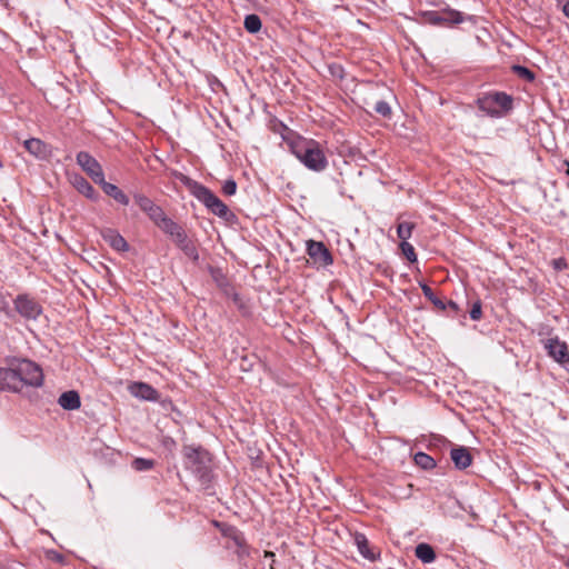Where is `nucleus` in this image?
Masks as SVG:
<instances>
[{"mask_svg": "<svg viewBox=\"0 0 569 569\" xmlns=\"http://www.w3.org/2000/svg\"><path fill=\"white\" fill-rule=\"evenodd\" d=\"M563 164L567 167L566 173L569 176V160H565Z\"/></svg>", "mask_w": 569, "mask_h": 569, "instance_id": "c03bdc74", "label": "nucleus"}, {"mask_svg": "<svg viewBox=\"0 0 569 569\" xmlns=\"http://www.w3.org/2000/svg\"><path fill=\"white\" fill-rule=\"evenodd\" d=\"M375 111L381 114L385 118H389L391 116V108L386 101H378L375 107Z\"/></svg>", "mask_w": 569, "mask_h": 569, "instance_id": "f704fd0d", "label": "nucleus"}, {"mask_svg": "<svg viewBox=\"0 0 569 569\" xmlns=\"http://www.w3.org/2000/svg\"><path fill=\"white\" fill-rule=\"evenodd\" d=\"M77 163L93 180L94 183L103 182V170L101 164L86 151L77 154Z\"/></svg>", "mask_w": 569, "mask_h": 569, "instance_id": "6e6552de", "label": "nucleus"}, {"mask_svg": "<svg viewBox=\"0 0 569 569\" xmlns=\"http://www.w3.org/2000/svg\"><path fill=\"white\" fill-rule=\"evenodd\" d=\"M134 200L139 208L146 213H148L156 206L151 199L143 194H137Z\"/></svg>", "mask_w": 569, "mask_h": 569, "instance_id": "2f4dec72", "label": "nucleus"}, {"mask_svg": "<svg viewBox=\"0 0 569 569\" xmlns=\"http://www.w3.org/2000/svg\"><path fill=\"white\" fill-rule=\"evenodd\" d=\"M98 184L102 188V190L106 194L113 198L119 203L124 204V206H127L129 203L128 196L116 184L107 182L104 179H103V182H99Z\"/></svg>", "mask_w": 569, "mask_h": 569, "instance_id": "aec40b11", "label": "nucleus"}, {"mask_svg": "<svg viewBox=\"0 0 569 569\" xmlns=\"http://www.w3.org/2000/svg\"><path fill=\"white\" fill-rule=\"evenodd\" d=\"M562 12L569 19V1L563 4Z\"/></svg>", "mask_w": 569, "mask_h": 569, "instance_id": "79ce46f5", "label": "nucleus"}, {"mask_svg": "<svg viewBox=\"0 0 569 569\" xmlns=\"http://www.w3.org/2000/svg\"><path fill=\"white\" fill-rule=\"evenodd\" d=\"M134 200L139 208L146 213H148L156 206L151 199L143 194H137Z\"/></svg>", "mask_w": 569, "mask_h": 569, "instance_id": "473e14b6", "label": "nucleus"}, {"mask_svg": "<svg viewBox=\"0 0 569 569\" xmlns=\"http://www.w3.org/2000/svg\"><path fill=\"white\" fill-rule=\"evenodd\" d=\"M416 557L423 563H430L436 559V552L433 548L428 543H419L415 550Z\"/></svg>", "mask_w": 569, "mask_h": 569, "instance_id": "4be33fe9", "label": "nucleus"}, {"mask_svg": "<svg viewBox=\"0 0 569 569\" xmlns=\"http://www.w3.org/2000/svg\"><path fill=\"white\" fill-rule=\"evenodd\" d=\"M423 22L432 26L451 27L463 22L465 18L460 11L446 8L439 11H426L422 13Z\"/></svg>", "mask_w": 569, "mask_h": 569, "instance_id": "39448f33", "label": "nucleus"}, {"mask_svg": "<svg viewBox=\"0 0 569 569\" xmlns=\"http://www.w3.org/2000/svg\"><path fill=\"white\" fill-rule=\"evenodd\" d=\"M512 71L519 78H521V79H523V80H526L528 82H531V81L535 80V73L530 69H528V68H526L523 66L515 64V66H512Z\"/></svg>", "mask_w": 569, "mask_h": 569, "instance_id": "c756f323", "label": "nucleus"}, {"mask_svg": "<svg viewBox=\"0 0 569 569\" xmlns=\"http://www.w3.org/2000/svg\"><path fill=\"white\" fill-rule=\"evenodd\" d=\"M132 467L137 471H147L154 467V461L144 458H136L132 461Z\"/></svg>", "mask_w": 569, "mask_h": 569, "instance_id": "7c9ffc66", "label": "nucleus"}, {"mask_svg": "<svg viewBox=\"0 0 569 569\" xmlns=\"http://www.w3.org/2000/svg\"><path fill=\"white\" fill-rule=\"evenodd\" d=\"M212 525L227 539L226 548L233 549L239 562L247 566L246 559L250 556V547L248 546L243 533L238 528L226 522L214 520L212 521Z\"/></svg>", "mask_w": 569, "mask_h": 569, "instance_id": "f03ea898", "label": "nucleus"}, {"mask_svg": "<svg viewBox=\"0 0 569 569\" xmlns=\"http://www.w3.org/2000/svg\"><path fill=\"white\" fill-rule=\"evenodd\" d=\"M271 129L274 133H279L282 139L288 142L290 146L291 141H295L297 137H295V133L292 130H290L284 123L281 121L274 120L271 122Z\"/></svg>", "mask_w": 569, "mask_h": 569, "instance_id": "b1692460", "label": "nucleus"}, {"mask_svg": "<svg viewBox=\"0 0 569 569\" xmlns=\"http://www.w3.org/2000/svg\"><path fill=\"white\" fill-rule=\"evenodd\" d=\"M551 263L557 271H562L568 268V263L565 258L553 259Z\"/></svg>", "mask_w": 569, "mask_h": 569, "instance_id": "58836bf2", "label": "nucleus"}, {"mask_svg": "<svg viewBox=\"0 0 569 569\" xmlns=\"http://www.w3.org/2000/svg\"><path fill=\"white\" fill-rule=\"evenodd\" d=\"M103 240L117 251H127L129 246L126 239L113 229H104L101 231Z\"/></svg>", "mask_w": 569, "mask_h": 569, "instance_id": "4468645a", "label": "nucleus"}, {"mask_svg": "<svg viewBox=\"0 0 569 569\" xmlns=\"http://www.w3.org/2000/svg\"><path fill=\"white\" fill-rule=\"evenodd\" d=\"M478 108L490 117H502L512 109V98L505 92H490L477 100Z\"/></svg>", "mask_w": 569, "mask_h": 569, "instance_id": "7ed1b4c3", "label": "nucleus"}, {"mask_svg": "<svg viewBox=\"0 0 569 569\" xmlns=\"http://www.w3.org/2000/svg\"><path fill=\"white\" fill-rule=\"evenodd\" d=\"M264 557L273 559L274 558V553L272 551H264ZM272 562H274V560H272Z\"/></svg>", "mask_w": 569, "mask_h": 569, "instance_id": "37998d69", "label": "nucleus"}, {"mask_svg": "<svg viewBox=\"0 0 569 569\" xmlns=\"http://www.w3.org/2000/svg\"><path fill=\"white\" fill-rule=\"evenodd\" d=\"M270 569H274L273 563L270 565Z\"/></svg>", "mask_w": 569, "mask_h": 569, "instance_id": "a18cd8bd", "label": "nucleus"}, {"mask_svg": "<svg viewBox=\"0 0 569 569\" xmlns=\"http://www.w3.org/2000/svg\"><path fill=\"white\" fill-rule=\"evenodd\" d=\"M16 310L27 319H36L41 313L40 305L32 298L21 295L14 300Z\"/></svg>", "mask_w": 569, "mask_h": 569, "instance_id": "9d476101", "label": "nucleus"}, {"mask_svg": "<svg viewBox=\"0 0 569 569\" xmlns=\"http://www.w3.org/2000/svg\"><path fill=\"white\" fill-rule=\"evenodd\" d=\"M147 216L158 228L169 218L162 208L157 204L147 213Z\"/></svg>", "mask_w": 569, "mask_h": 569, "instance_id": "cd10ccee", "label": "nucleus"}, {"mask_svg": "<svg viewBox=\"0 0 569 569\" xmlns=\"http://www.w3.org/2000/svg\"><path fill=\"white\" fill-rule=\"evenodd\" d=\"M183 456L186 458L187 467L196 473L200 479H206L209 476V467L207 462L209 461L208 455L206 451L193 448V447H184Z\"/></svg>", "mask_w": 569, "mask_h": 569, "instance_id": "20e7f679", "label": "nucleus"}, {"mask_svg": "<svg viewBox=\"0 0 569 569\" xmlns=\"http://www.w3.org/2000/svg\"><path fill=\"white\" fill-rule=\"evenodd\" d=\"M400 249L402 251V254L410 261L416 262L417 261V254L415 251V248L412 244H410L407 241H401Z\"/></svg>", "mask_w": 569, "mask_h": 569, "instance_id": "72a5a7b5", "label": "nucleus"}, {"mask_svg": "<svg viewBox=\"0 0 569 569\" xmlns=\"http://www.w3.org/2000/svg\"><path fill=\"white\" fill-rule=\"evenodd\" d=\"M46 556H47V559L52 560L54 562H59V563L64 562V557L56 550H48L46 552Z\"/></svg>", "mask_w": 569, "mask_h": 569, "instance_id": "4c0bfd02", "label": "nucleus"}, {"mask_svg": "<svg viewBox=\"0 0 569 569\" xmlns=\"http://www.w3.org/2000/svg\"><path fill=\"white\" fill-rule=\"evenodd\" d=\"M128 390L131 393V396L148 400V401H158L159 400V392L150 385L146 382H131L128 386Z\"/></svg>", "mask_w": 569, "mask_h": 569, "instance_id": "9b49d317", "label": "nucleus"}, {"mask_svg": "<svg viewBox=\"0 0 569 569\" xmlns=\"http://www.w3.org/2000/svg\"><path fill=\"white\" fill-rule=\"evenodd\" d=\"M222 191L227 196H232L237 191V183L233 180H227L224 181L222 186Z\"/></svg>", "mask_w": 569, "mask_h": 569, "instance_id": "c9c22d12", "label": "nucleus"}, {"mask_svg": "<svg viewBox=\"0 0 569 569\" xmlns=\"http://www.w3.org/2000/svg\"><path fill=\"white\" fill-rule=\"evenodd\" d=\"M413 460L417 466L425 470H429L436 467V461L432 457L425 452H418L415 455Z\"/></svg>", "mask_w": 569, "mask_h": 569, "instance_id": "bb28decb", "label": "nucleus"}, {"mask_svg": "<svg viewBox=\"0 0 569 569\" xmlns=\"http://www.w3.org/2000/svg\"><path fill=\"white\" fill-rule=\"evenodd\" d=\"M26 150L38 159H46L50 154L47 143L37 138H30L23 142Z\"/></svg>", "mask_w": 569, "mask_h": 569, "instance_id": "dca6fc26", "label": "nucleus"}, {"mask_svg": "<svg viewBox=\"0 0 569 569\" xmlns=\"http://www.w3.org/2000/svg\"><path fill=\"white\" fill-rule=\"evenodd\" d=\"M482 316V310H481V302L480 301H476L473 305H472V308L470 310V318L472 320H479Z\"/></svg>", "mask_w": 569, "mask_h": 569, "instance_id": "e433bc0d", "label": "nucleus"}, {"mask_svg": "<svg viewBox=\"0 0 569 569\" xmlns=\"http://www.w3.org/2000/svg\"><path fill=\"white\" fill-rule=\"evenodd\" d=\"M9 310V301L7 297L0 292V311L7 312Z\"/></svg>", "mask_w": 569, "mask_h": 569, "instance_id": "ea45409f", "label": "nucleus"}, {"mask_svg": "<svg viewBox=\"0 0 569 569\" xmlns=\"http://www.w3.org/2000/svg\"><path fill=\"white\" fill-rule=\"evenodd\" d=\"M19 380L20 389L24 385L32 387H40L43 381L42 369L30 360H22L16 367Z\"/></svg>", "mask_w": 569, "mask_h": 569, "instance_id": "0eeeda50", "label": "nucleus"}, {"mask_svg": "<svg viewBox=\"0 0 569 569\" xmlns=\"http://www.w3.org/2000/svg\"><path fill=\"white\" fill-rule=\"evenodd\" d=\"M192 193L203 202L212 213L221 218H224L228 214V207L207 187L200 183H194Z\"/></svg>", "mask_w": 569, "mask_h": 569, "instance_id": "423d86ee", "label": "nucleus"}, {"mask_svg": "<svg viewBox=\"0 0 569 569\" xmlns=\"http://www.w3.org/2000/svg\"><path fill=\"white\" fill-rule=\"evenodd\" d=\"M73 187L86 198L90 200H97L98 199V192L94 190V188L88 182L87 179H84L81 176H76L72 180Z\"/></svg>", "mask_w": 569, "mask_h": 569, "instance_id": "412c9836", "label": "nucleus"}, {"mask_svg": "<svg viewBox=\"0 0 569 569\" xmlns=\"http://www.w3.org/2000/svg\"><path fill=\"white\" fill-rule=\"evenodd\" d=\"M291 152L309 170L321 172L328 167V160L321 144L313 139L297 137L290 142Z\"/></svg>", "mask_w": 569, "mask_h": 569, "instance_id": "f257e3e1", "label": "nucleus"}, {"mask_svg": "<svg viewBox=\"0 0 569 569\" xmlns=\"http://www.w3.org/2000/svg\"><path fill=\"white\" fill-rule=\"evenodd\" d=\"M421 290L425 295V297L438 309V310H446L447 306L442 301L441 298H439L433 290L426 283L421 284Z\"/></svg>", "mask_w": 569, "mask_h": 569, "instance_id": "393cba45", "label": "nucleus"}, {"mask_svg": "<svg viewBox=\"0 0 569 569\" xmlns=\"http://www.w3.org/2000/svg\"><path fill=\"white\" fill-rule=\"evenodd\" d=\"M415 228H416V224L413 222H409V221L399 222L397 226L398 238L401 239V241H407L411 237Z\"/></svg>", "mask_w": 569, "mask_h": 569, "instance_id": "a878e982", "label": "nucleus"}, {"mask_svg": "<svg viewBox=\"0 0 569 569\" xmlns=\"http://www.w3.org/2000/svg\"><path fill=\"white\" fill-rule=\"evenodd\" d=\"M244 28L250 33H256L261 29V20L257 14H248L244 18Z\"/></svg>", "mask_w": 569, "mask_h": 569, "instance_id": "c85d7f7f", "label": "nucleus"}, {"mask_svg": "<svg viewBox=\"0 0 569 569\" xmlns=\"http://www.w3.org/2000/svg\"><path fill=\"white\" fill-rule=\"evenodd\" d=\"M159 229L164 232L167 236L171 238V240L176 242H181L183 237L187 234L186 230L182 226L173 221L171 218H168Z\"/></svg>", "mask_w": 569, "mask_h": 569, "instance_id": "f3484780", "label": "nucleus"}, {"mask_svg": "<svg viewBox=\"0 0 569 569\" xmlns=\"http://www.w3.org/2000/svg\"><path fill=\"white\" fill-rule=\"evenodd\" d=\"M58 403L64 410H77L81 406V400L77 391L69 390L60 395Z\"/></svg>", "mask_w": 569, "mask_h": 569, "instance_id": "6ab92c4d", "label": "nucleus"}, {"mask_svg": "<svg viewBox=\"0 0 569 569\" xmlns=\"http://www.w3.org/2000/svg\"><path fill=\"white\" fill-rule=\"evenodd\" d=\"M450 457L456 468L460 470L468 468L472 463V456L469 449L466 447L452 448L450 451Z\"/></svg>", "mask_w": 569, "mask_h": 569, "instance_id": "2eb2a0df", "label": "nucleus"}, {"mask_svg": "<svg viewBox=\"0 0 569 569\" xmlns=\"http://www.w3.org/2000/svg\"><path fill=\"white\" fill-rule=\"evenodd\" d=\"M355 543L358 548V551L360 552V555L363 558H366L370 561H376L380 557V552L379 551L376 552L370 547L369 540L367 539V537L363 533L357 532L355 535Z\"/></svg>", "mask_w": 569, "mask_h": 569, "instance_id": "a211bd4d", "label": "nucleus"}, {"mask_svg": "<svg viewBox=\"0 0 569 569\" xmlns=\"http://www.w3.org/2000/svg\"><path fill=\"white\" fill-rule=\"evenodd\" d=\"M446 306L449 307L456 313L460 311L459 306L452 300H450Z\"/></svg>", "mask_w": 569, "mask_h": 569, "instance_id": "a19ab883", "label": "nucleus"}, {"mask_svg": "<svg viewBox=\"0 0 569 569\" xmlns=\"http://www.w3.org/2000/svg\"><path fill=\"white\" fill-rule=\"evenodd\" d=\"M0 390L20 391V380L16 368H0Z\"/></svg>", "mask_w": 569, "mask_h": 569, "instance_id": "ddd939ff", "label": "nucleus"}, {"mask_svg": "<svg viewBox=\"0 0 569 569\" xmlns=\"http://www.w3.org/2000/svg\"><path fill=\"white\" fill-rule=\"evenodd\" d=\"M176 246L178 248H180L188 258H190L194 261L198 260L199 253H198L197 247H196L193 240H191L188 237V234H186L183 237L181 242H176Z\"/></svg>", "mask_w": 569, "mask_h": 569, "instance_id": "5701e85b", "label": "nucleus"}, {"mask_svg": "<svg viewBox=\"0 0 569 569\" xmlns=\"http://www.w3.org/2000/svg\"><path fill=\"white\" fill-rule=\"evenodd\" d=\"M548 355L559 363L569 362V351L566 342L560 341L558 338L549 339L546 343Z\"/></svg>", "mask_w": 569, "mask_h": 569, "instance_id": "f8f14e48", "label": "nucleus"}, {"mask_svg": "<svg viewBox=\"0 0 569 569\" xmlns=\"http://www.w3.org/2000/svg\"><path fill=\"white\" fill-rule=\"evenodd\" d=\"M307 252L309 257L312 259V261L317 264L326 267L331 264L333 261L330 251L328 250L323 242L308 240Z\"/></svg>", "mask_w": 569, "mask_h": 569, "instance_id": "1a4fd4ad", "label": "nucleus"}]
</instances>
